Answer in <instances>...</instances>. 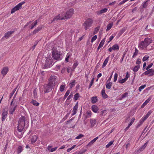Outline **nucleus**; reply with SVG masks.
Segmentation results:
<instances>
[{
	"label": "nucleus",
	"mask_w": 154,
	"mask_h": 154,
	"mask_svg": "<svg viewBox=\"0 0 154 154\" xmlns=\"http://www.w3.org/2000/svg\"><path fill=\"white\" fill-rule=\"evenodd\" d=\"M153 41L152 38L148 37H146L143 40L140 42L138 44V47L141 50H145L151 43Z\"/></svg>",
	"instance_id": "f257e3e1"
},
{
	"label": "nucleus",
	"mask_w": 154,
	"mask_h": 154,
	"mask_svg": "<svg viewBox=\"0 0 154 154\" xmlns=\"http://www.w3.org/2000/svg\"><path fill=\"white\" fill-rule=\"evenodd\" d=\"M25 117L22 116L19 119L18 122V126L17 128L18 131L20 133V135L18 137L19 138H21L22 137V132L24 129V127L25 125Z\"/></svg>",
	"instance_id": "f03ea898"
},
{
	"label": "nucleus",
	"mask_w": 154,
	"mask_h": 154,
	"mask_svg": "<svg viewBox=\"0 0 154 154\" xmlns=\"http://www.w3.org/2000/svg\"><path fill=\"white\" fill-rule=\"evenodd\" d=\"M93 23V20L92 18H89L87 19L83 24V26L85 30L88 29L92 26Z\"/></svg>",
	"instance_id": "7ed1b4c3"
},
{
	"label": "nucleus",
	"mask_w": 154,
	"mask_h": 154,
	"mask_svg": "<svg viewBox=\"0 0 154 154\" xmlns=\"http://www.w3.org/2000/svg\"><path fill=\"white\" fill-rule=\"evenodd\" d=\"M53 59L51 57H48L46 60L45 66L46 68H48L51 67L53 64Z\"/></svg>",
	"instance_id": "20e7f679"
},
{
	"label": "nucleus",
	"mask_w": 154,
	"mask_h": 154,
	"mask_svg": "<svg viewBox=\"0 0 154 154\" xmlns=\"http://www.w3.org/2000/svg\"><path fill=\"white\" fill-rule=\"evenodd\" d=\"M52 56L54 59L57 60H60V52L55 49H53L52 52Z\"/></svg>",
	"instance_id": "39448f33"
},
{
	"label": "nucleus",
	"mask_w": 154,
	"mask_h": 154,
	"mask_svg": "<svg viewBox=\"0 0 154 154\" xmlns=\"http://www.w3.org/2000/svg\"><path fill=\"white\" fill-rule=\"evenodd\" d=\"M74 13L73 9L71 8L67 11L66 14L63 13L65 19H68L70 18L73 15Z\"/></svg>",
	"instance_id": "423d86ee"
},
{
	"label": "nucleus",
	"mask_w": 154,
	"mask_h": 154,
	"mask_svg": "<svg viewBox=\"0 0 154 154\" xmlns=\"http://www.w3.org/2000/svg\"><path fill=\"white\" fill-rule=\"evenodd\" d=\"M25 2H23L18 4L15 7L13 8L11 11V14H13L16 11L19 10L22 6V5L25 3Z\"/></svg>",
	"instance_id": "0eeeda50"
},
{
	"label": "nucleus",
	"mask_w": 154,
	"mask_h": 154,
	"mask_svg": "<svg viewBox=\"0 0 154 154\" xmlns=\"http://www.w3.org/2000/svg\"><path fill=\"white\" fill-rule=\"evenodd\" d=\"M65 19L64 17V14H63V13H61L60 14L58 15L57 16L55 17L52 20V22L56 20Z\"/></svg>",
	"instance_id": "6e6552de"
},
{
	"label": "nucleus",
	"mask_w": 154,
	"mask_h": 154,
	"mask_svg": "<svg viewBox=\"0 0 154 154\" xmlns=\"http://www.w3.org/2000/svg\"><path fill=\"white\" fill-rule=\"evenodd\" d=\"M54 86L52 85L51 84H49V83L48 84L45 86V93L49 92H50L53 88Z\"/></svg>",
	"instance_id": "1a4fd4ad"
},
{
	"label": "nucleus",
	"mask_w": 154,
	"mask_h": 154,
	"mask_svg": "<svg viewBox=\"0 0 154 154\" xmlns=\"http://www.w3.org/2000/svg\"><path fill=\"white\" fill-rule=\"evenodd\" d=\"M57 78V76H51L50 77L48 83H49V84H51L54 86H55V81Z\"/></svg>",
	"instance_id": "9d476101"
},
{
	"label": "nucleus",
	"mask_w": 154,
	"mask_h": 154,
	"mask_svg": "<svg viewBox=\"0 0 154 154\" xmlns=\"http://www.w3.org/2000/svg\"><path fill=\"white\" fill-rule=\"evenodd\" d=\"M8 111L5 109H3L2 111V121H4L7 116Z\"/></svg>",
	"instance_id": "9b49d317"
},
{
	"label": "nucleus",
	"mask_w": 154,
	"mask_h": 154,
	"mask_svg": "<svg viewBox=\"0 0 154 154\" xmlns=\"http://www.w3.org/2000/svg\"><path fill=\"white\" fill-rule=\"evenodd\" d=\"M11 107L9 110V113L10 114L13 115L14 112L15 111L16 108L17 107V105H14V103H13V100L12 101L11 104Z\"/></svg>",
	"instance_id": "f8f14e48"
},
{
	"label": "nucleus",
	"mask_w": 154,
	"mask_h": 154,
	"mask_svg": "<svg viewBox=\"0 0 154 154\" xmlns=\"http://www.w3.org/2000/svg\"><path fill=\"white\" fill-rule=\"evenodd\" d=\"M143 74L145 75H149V76H153L154 75V70L152 69H148Z\"/></svg>",
	"instance_id": "ddd939ff"
},
{
	"label": "nucleus",
	"mask_w": 154,
	"mask_h": 154,
	"mask_svg": "<svg viewBox=\"0 0 154 154\" xmlns=\"http://www.w3.org/2000/svg\"><path fill=\"white\" fill-rule=\"evenodd\" d=\"M9 71V68L8 66L3 67L1 71V74L3 76H5Z\"/></svg>",
	"instance_id": "4468645a"
},
{
	"label": "nucleus",
	"mask_w": 154,
	"mask_h": 154,
	"mask_svg": "<svg viewBox=\"0 0 154 154\" xmlns=\"http://www.w3.org/2000/svg\"><path fill=\"white\" fill-rule=\"evenodd\" d=\"M38 139V136L36 135H34L30 137V141L31 143L32 144H34L37 141Z\"/></svg>",
	"instance_id": "2eb2a0df"
},
{
	"label": "nucleus",
	"mask_w": 154,
	"mask_h": 154,
	"mask_svg": "<svg viewBox=\"0 0 154 154\" xmlns=\"http://www.w3.org/2000/svg\"><path fill=\"white\" fill-rule=\"evenodd\" d=\"M78 103H76L75 106L73 107V110L72 112V113L71 114V116H73L74 115H75L76 113H77V109L78 108Z\"/></svg>",
	"instance_id": "dca6fc26"
},
{
	"label": "nucleus",
	"mask_w": 154,
	"mask_h": 154,
	"mask_svg": "<svg viewBox=\"0 0 154 154\" xmlns=\"http://www.w3.org/2000/svg\"><path fill=\"white\" fill-rule=\"evenodd\" d=\"M107 10L108 9L107 8H105L99 11H97V15H100L106 12Z\"/></svg>",
	"instance_id": "f3484780"
},
{
	"label": "nucleus",
	"mask_w": 154,
	"mask_h": 154,
	"mask_svg": "<svg viewBox=\"0 0 154 154\" xmlns=\"http://www.w3.org/2000/svg\"><path fill=\"white\" fill-rule=\"evenodd\" d=\"M14 31H8L5 34L4 37H5L6 38H8L11 36L12 34L14 33Z\"/></svg>",
	"instance_id": "a211bd4d"
},
{
	"label": "nucleus",
	"mask_w": 154,
	"mask_h": 154,
	"mask_svg": "<svg viewBox=\"0 0 154 154\" xmlns=\"http://www.w3.org/2000/svg\"><path fill=\"white\" fill-rule=\"evenodd\" d=\"M105 41V38L102 40L97 48V51H98L103 46Z\"/></svg>",
	"instance_id": "6ab92c4d"
},
{
	"label": "nucleus",
	"mask_w": 154,
	"mask_h": 154,
	"mask_svg": "<svg viewBox=\"0 0 154 154\" xmlns=\"http://www.w3.org/2000/svg\"><path fill=\"white\" fill-rule=\"evenodd\" d=\"M91 109L92 111L95 113H97L98 110V107L95 105H93L91 107Z\"/></svg>",
	"instance_id": "aec40b11"
},
{
	"label": "nucleus",
	"mask_w": 154,
	"mask_h": 154,
	"mask_svg": "<svg viewBox=\"0 0 154 154\" xmlns=\"http://www.w3.org/2000/svg\"><path fill=\"white\" fill-rule=\"evenodd\" d=\"M109 59V57H107L105 60L102 66V68H104L106 65Z\"/></svg>",
	"instance_id": "412c9836"
},
{
	"label": "nucleus",
	"mask_w": 154,
	"mask_h": 154,
	"mask_svg": "<svg viewBox=\"0 0 154 154\" xmlns=\"http://www.w3.org/2000/svg\"><path fill=\"white\" fill-rule=\"evenodd\" d=\"M101 94L102 97L104 99H106L108 97V96L105 92V91L103 89L101 91Z\"/></svg>",
	"instance_id": "4be33fe9"
},
{
	"label": "nucleus",
	"mask_w": 154,
	"mask_h": 154,
	"mask_svg": "<svg viewBox=\"0 0 154 154\" xmlns=\"http://www.w3.org/2000/svg\"><path fill=\"white\" fill-rule=\"evenodd\" d=\"M23 150V148L21 146H19L17 149V152L18 154H20L22 152Z\"/></svg>",
	"instance_id": "5701e85b"
},
{
	"label": "nucleus",
	"mask_w": 154,
	"mask_h": 154,
	"mask_svg": "<svg viewBox=\"0 0 154 154\" xmlns=\"http://www.w3.org/2000/svg\"><path fill=\"white\" fill-rule=\"evenodd\" d=\"M91 102L92 103H96L97 101V100L96 97H92L91 98Z\"/></svg>",
	"instance_id": "b1692460"
},
{
	"label": "nucleus",
	"mask_w": 154,
	"mask_h": 154,
	"mask_svg": "<svg viewBox=\"0 0 154 154\" xmlns=\"http://www.w3.org/2000/svg\"><path fill=\"white\" fill-rule=\"evenodd\" d=\"M148 141L146 143H145L139 149V150L140 151H142L145 148L146 146V144L148 143Z\"/></svg>",
	"instance_id": "393cba45"
},
{
	"label": "nucleus",
	"mask_w": 154,
	"mask_h": 154,
	"mask_svg": "<svg viewBox=\"0 0 154 154\" xmlns=\"http://www.w3.org/2000/svg\"><path fill=\"white\" fill-rule=\"evenodd\" d=\"M41 29V27H38L33 31V34H35L39 32Z\"/></svg>",
	"instance_id": "a878e982"
},
{
	"label": "nucleus",
	"mask_w": 154,
	"mask_h": 154,
	"mask_svg": "<svg viewBox=\"0 0 154 154\" xmlns=\"http://www.w3.org/2000/svg\"><path fill=\"white\" fill-rule=\"evenodd\" d=\"M98 138V137H97L95 138L94 139L88 143V145H91L93 144Z\"/></svg>",
	"instance_id": "bb28decb"
},
{
	"label": "nucleus",
	"mask_w": 154,
	"mask_h": 154,
	"mask_svg": "<svg viewBox=\"0 0 154 154\" xmlns=\"http://www.w3.org/2000/svg\"><path fill=\"white\" fill-rule=\"evenodd\" d=\"M66 86V85L65 84L62 85H60L59 88V90L61 92L63 91L65 89Z\"/></svg>",
	"instance_id": "cd10ccee"
},
{
	"label": "nucleus",
	"mask_w": 154,
	"mask_h": 154,
	"mask_svg": "<svg viewBox=\"0 0 154 154\" xmlns=\"http://www.w3.org/2000/svg\"><path fill=\"white\" fill-rule=\"evenodd\" d=\"M152 111L151 110H150L148 112L147 114L145 115H144L143 116L147 119L152 113Z\"/></svg>",
	"instance_id": "c85d7f7f"
},
{
	"label": "nucleus",
	"mask_w": 154,
	"mask_h": 154,
	"mask_svg": "<svg viewBox=\"0 0 154 154\" xmlns=\"http://www.w3.org/2000/svg\"><path fill=\"white\" fill-rule=\"evenodd\" d=\"M100 26H98L96 27L94 29V34H96L98 31H99L100 29Z\"/></svg>",
	"instance_id": "c756f323"
},
{
	"label": "nucleus",
	"mask_w": 154,
	"mask_h": 154,
	"mask_svg": "<svg viewBox=\"0 0 154 154\" xmlns=\"http://www.w3.org/2000/svg\"><path fill=\"white\" fill-rule=\"evenodd\" d=\"M150 0H147L144 2L143 4V8H146L147 6V2H149Z\"/></svg>",
	"instance_id": "7c9ffc66"
},
{
	"label": "nucleus",
	"mask_w": 154,
	"mask_h": 154,
	"mask_svg": "<svg viewBox=\"0 0 154 154\" xmlns=\"http://www.w3.org/2000/svg\"><path fill=\"white\" fill-rule=\"evenodd\" d=\"M112 23H109L107 26L106 30L108 31L110 30L112 27Z\"/></svg>",
	"instance_id": "2f4dec72"
},
{
	"label": "nucleus",
	"mask_w": 154,
	"mask_h": 154,
	"mask_svg": "<svg viewBox=\"0 0 154 154\" xmlns=\"http://www.w3.org/2000/svg\"><path fill=\"white\" fill-rule=\"evenodd\" d=\"M112 47L113 50H119V47L118 45L117 44H115L113 45Z\"/></svg>",
	"instance_id": "473e14b6"
},
{
	"label": "nucleus",
	"mask_w": 154,
	"mask_h": 154,
	"mask_svg": "<svg viewBox=\"0 0 154 154\" xmlns=\"http://www.w3.org/2000/svg\"><path fill=\"white\" fill-rule=\"evenodd\" d=\"M140 66L139 65H137L136 66H135L133 68V71L134 72H137L138 69H139Z\"/></svg>",
	"instance_id": "72a5a7b5"
},
{
	"label": "nucleus",
	"mask_w": 154,
	"mask_h": 154,
	"mask_svg": "<svg viewBox=\"0 0 154 154\" xmlns=\"http://www.w3.org/2000/svg\"><path fill=\"white\" fill-rule=\"evenodd\" d=\"M112 85V83L109 82V83H107L106 85V88L109 89L111 88V87Z\"/></svg>",
	"instance_id": "f704fd0d"
},
{
	"label": "nucleus",
	"mask_w": 154,
	"mask_h": 154,
	"mask_svg": "<svg viewBox=\"0 0 154 154\" xmlns=\"http://www.w3.org/2000/svg\"><path fill=\"white\" fill-rule=\"evenodd\" d=\"M138 52L139 51L136 48H135V52L133 55L132 57L134 58V57L137 56L138 54Z\"/></svg>",
	"instance_id": "c9c22d12"
},
{
	"label": "nucleus",
	"mask_w": 154,
	"mask_h": 154,
	"mask_svg": "<svg viewBox=\"0 0 154 154\" xmlns=\"http://www.w3.org/2000/svg\"><path fill=\"white\" fill-rule=\"evenodd\" d=\"M79 97V94L78 93H77L74 95L73 99L74 100H78V98Z\"/></svg>",
	"instance_id": "e433bc0d"
},
{
	"label": "nucleus",
	"mask_w": 154,
	"mask_h": 154,
	"mask_svg": "<svg viewBox=\"0 0 154 154\" xmlns=\"http://www.w3.org/2000/svg\"><path fill=\"white\" fill-rule=\"evenodd\" d=\"M75 84V80H73L72 82L70 83L69 85H70V88H72L73 86H74Z\"/></svg>",
	"instance_id": "4c0bfd02"
},
{
	"label": "nucleus",
	"mask_w": 154,
	"mask_h": 154,
	"mask_svg": "<svg viewBox=\"0 0 154 154\" xmlns=\"http://www.w3.org/2000/svg\"><path fill=\"white\" fill-rule=\"evenodd\" d=\"M32 103L34 106H39V103H38L36 100H33L32 102Z\"/></svg>",
	"instance_id": "58836bf2"
},
{
	"label": "nucleus",
	"mask_w": 154,
	"mask_h": 154,
	"mask_svg": "<svg viewBox=\"0 0 154 154\" xmlns=\"http://www.w3.org/2000/svg\"><path fill=\"white\" fill-rule=\"evenodd\" d=\"M90 122L92 127H93L96 124V122L95 120H91Z\"/></svg>",
	"instance_id": "ea45409f"
},
{
	"label": "nucleus",
	"mask_w": 154,
	"mask_h": 154,
	"mask_svg": "<svg viewBox=\"0 0 154 154\" xmlns=\"http://www.w3.org/2000/svg\"><path fill=\"white\" fill-rule=\"evenodd\" d=\"M146 119L143 116L140 120L139 122L140 123V124H142Z\"/></svg>",
	"instance_id": "a19ab883"
},
{
	"label": "nucleus",
	"mask_w": 154,
	"mask_h": 154,
	"mask_svg": "<svg viewBox=\"0 0 154 154\" xmlns=\"http://www.w3.org/2000/svg\"><path fill=\"white\" fill-rule=\"evenodd\" d=\"M114 142V140L111 141L109 142V143L106 146V148H108L110 146L113 144Z\"/></svg>",
	"instance_id": "79ce46f5"
},
{
	"label": "nucleus",
	"mask_w": 154,
	"mask_h": 154,
	"mask_svg": "<svg viewBox=\"0 0 154 154\" xmlns=\"http://www.w3.org/2000/svg\"><path fill=\"white\" fill-rule=\"evenodd\" d=\"M135 119L134 117H133L131 120V122L128 125L130 126L132 125L133 123L134 122Z\"/></svg>",
	"instance_id": "37998d69"
},
{
	"label": "nucleus",
	"mask_w": 154,
	"mask_h": 154,
	"mask_svg": "<svg viewBox=\"0 0 154 154\" xmlns=\"http://www.w3.org/2000/svg\"><path fill=\"white\" fill-rule=\"evenodd\" d=\"M146 85H141L139 88V91H141L143 89L146 87Z\"/></svg>",
	"instance_id": "c03bdc74"
},
{
	"label": "nucleus",
	"mask_w": 154,
	"mask_h": 154,
	"mask_svg": "<svg viewBox=\"0 0 154 154\" xmlns=\"http://www.w3.org/2000/svg\"><path fill=\"white\" fill-rule=\"evenodd\" d=\"M37 20H35V23L34 24H32V26L31 27V29H32L37 24Z\"/></svg>",
	"instance_id": "a18cd8bd"
},
{
	"label": "nucleus",
	"mask_w": 154,
	"mask_h": 154,
	"mask_svg": "<svg viewBox=\"0 0 154 154\" xmlns=\"http://www.w3.org/2000/svg\"><path fill=\"white\" fill-rule=\"evenodd\" d=\"M70 56L71 55L69 54H67L65 58V61L66 62H68Z\"/></svg>",
	"instance_id": "49530a36"
},
{
	"label": "nucleus",
	"mask_w": 154,
	"mask_h": 154,
	"mask_svg": "<svg viewBox=\"0 0 154 154\" xmlns=\"http://www.w3.org/2000/svg\"><path fill=\"white\" fill-rule=\"evenodd\" d=\"M128 93L127 92H126L122 95V98H124L125 97H126L128 96Z\"/></svg>",
	"instance_id": "de8ad7c7"
},
{
	"label": "nucleus",
	"mask_w": 154,
	"mask_h": 154,
	"mask_svg": "<svg viewBox=\"0 0 154 154\" xmlns=\"http://www.w3.org/2000/svg\"><path fill=\"white\" fill-rule=\"evenodd\" d=\"M127 81V80L125 79H123L122 80H119V83L121 84H123V83H125Z\"/></svg>",
	"instance_id": "09e8293b"
},
{
	"label": "nucleus",
	"mask_w": 154,
	"mask_h": 154,
	"mask_svg": "<svg viewBox=\"0 0 154 154\" xmlns=\"http://www.w3.org/2000/svg\"><path fill=\"white\" fill-rule=\"evenodd\" d=\"M16 89H17V88H15L14 89V90L13 91H12V93H11L10 94V98H11L13 96V94H14V93L15 91H16Z\"/></svg>",
	"instance_id": "8fccbe9b"
},
{
	"label": "nucleus",
	"mask_w": 154,
	"mask_h": 154,
	"mask_svg": "<svg viewBox=\"0 0 154 154\" xmlns=\"http://www.w3.org/2000/svg\"><path fill=\"white\" fill-rule=\"evenodd\" d=\"M97 35H95L91 39V42H93L94 41H95L97 38Z\"/></svg>",
	"instance_id": "3c124183"
},
{
	"label": "nucleus",
	"mask_w": 154,
	"mask_h": 154,
	"mask_svg": "<svg viewBox=\"0 0 154 154\" xmlns=\"http://www.w3.org/2000/svg\"><path fill=\"white\" fill-rule=\"evenodd\" d=\"M118 77V74L116 73H115L114 74V82H115L117 80Z\"/></svg>",
	"instance_id": "603ef678"
},
{
	"label": "nucleus",
	"mask_w": 154,
	"mask_h": 154,
	"mask_svg": "<svg viewBox=\"0 0 154 154\" xmlns=\"http://www.w3.org/2000/svg\"><path fill=\"white\" fill-rule=\"evenodd\" d=\"M149 58V57L148 56H145L144 57H143V58L142 60L143 61H145L146 60H147Z\"/></svg>",
	"instance_id": "864d4df0"
},
{
	"label": "nucleus",
	"mask_w": 154,
	"mask_h": 154,
	"mask_svg": "<svg viewBox=\"0 0 154 154\" xmlns=\"http://www.w3.org/2000/svg\"><path fill=\"white\" fill-rule=\"evenodd\" d=\"M84 137V135L82 134H80L79 135L77 136L75 138V139H79L82 138Z\"/></svg>",
	"instance_id": "5fc2aeb1"
},
{
	"label": "nucleus",
	"mask_w": 154,
	"mask_h": 154,
	"mask_svg": "<svg viewBox=\"0 0 154 154\" xmlns=\"http://www.w3.org/2000/svg\"><path fill=\"white\" fill-rule=\"evenodd\" d=\"M151 97H149L147 100H146V101L144 102L146 104H147L149 101L151 99Z\"/></svg>",
	"instance_id": "6e6d98bb"
},
{
	"label": "nucleus",
	"mask_w": 154,
	"mask_h": 154,
	"mask_svg": "<svg viewBox=\"0 0 154 154\" xmlns=\"http://www.w3.org/2000/svg\"><path fill=\"white\" fill-rule=\"evenodd\" d=\"M70 92V91L69 90H67L64 96H65V97H67L69 94Z\"/></svg>",
	"instance_id": "4d7b16f0"
},
{
	"label": "nucleus",
	"mask_w": 154,
	"mask_h": 154,
	"mask_svg": "<svg viewBox=\"0 0 154 154\" xmlns=\"http://www.w3.org/2000/svg\"><path fill=\"white\" fill-rule=\"evenodd\" d=\"M153 63H151L149 64L147 67L146 68V70H148L152 66Z\"/></svg>",
	"instance_id": "13d9d810"
},
{
	"label": "nucleus",
	"mask_w": 154,
	"mask_h": 154,
	"mask_svg": "<svg viewBox=\"0 0 154 154\" xmlns=\"http://www.w3.org/2000/svg\"><path fill=\"white\" fill-rule=\"evenodd\" d=\"M130 75L128 72H127L125 76V79L127 80H128V79Z\"/></svg>",
	"instance_id": "bf43d9fd"
},
{
	"label": "nucleus",
	"mask_w": 154,
	"mask_h": 154,
	"mask_svg": "<svg viewBox=\"0 0 154 154\" xmlns=\"http://www.w3.org/2000/svg\"><path fill=\"white\" fill-rule=\"evenodd\" d=\"M57 147H55L53 148H51L50 150V152H52L55 151L57 149Z\"/></svg>",
	"instance_id": "052dcab7"
},
{
	"label": "nucleus",
	"mask_w": 154,
	"mask_h": 154,
	"mask_svg": "<svg viewBox=\"0 0 154 154\" xmlns=\"http://www.w3.org/2000/svg\"><path fill=\"white\" fill-rule=\"evenodd\" d=\"M113 73V72H112V74L110 76L109 78L107 80V82H110V80H111V78H112V75Z\"/></svg>",
	"instance_id": "680f3d73"
},
{
	"label": "nucleus",
	"mask_w": 154,
	"mask_h": 154,
	"mask_svg": "<svg viewBox=\"0 0 154 154\" xmlns=\"http://www.w3.org/2000/svg\"><path fill=\"white\" fill-rule=\"evenodd\" d=\"M141 63L140 60V59H138L136 62V63L137 65H139Z\"/></svg>",
	"instance_id": "e2e57ef3"
},
{
	"label": "nucleus",
	"mask_w": 154,
	"mask_h": 154,
	"mask_svg": "<svg viewBox=\"0 0 154 154\" xmlns=\"http://www.w3.org/2000/svg\"><path fill=\"white\" fill-rule=\"evenodd\" d=\"M114 36L113 35H111L110 36L109 38V41H108V42H109L112 40Z\"/></svg>",
	"instance_id": "0e129e2a"
},
{
	"label": "nucleus",
	"mask_w": 154,
	"mask_h": 154,
	"mask_svg": "<svg viewBox=\"0 0 154 154\" xmlns=\"http://www.w3.org/2000/svg\"><path fill=\"white\" fill-rule=\"evenodd\" d=\"M87 114L90 116H91V115H92V112H91V111H87Z\"/></svg>",
	"instance_id": "69168bd1"
},
{
	"label": "nucleus",
	"mask_w": 154,
	"mask_h": 154,
	"mask_svg": "<svg viewBox=\"0 0 154 154\" xmlns=\"http://www.w3.org/2000/svg\"><path fill=\"white\" fill-rule=\"evenodd\" d=\"M83 152H82L79 151V152H75L74 153L72 154H82Z\"/></svg>",
	"instance_id": "338daca9"
},
{
	"label": "nucleus",
	"mask_w": 154,
	"mask_h": 154,
	"mask_svg": "<svg viewBox=\"0 0 154 154\" xmlns=\"http://www.w3.org/2000/svg\"><path fill=\"white\" fill-rule=\"evenodd\" d=\"M66 70V68H64V67L61 70V72L62 73H64L65 72Z\"/></svg>",
	"instance_id": "774afa93"
}]
</instances>
